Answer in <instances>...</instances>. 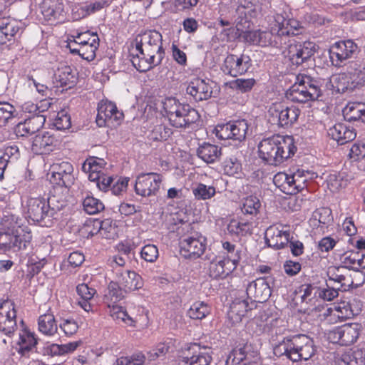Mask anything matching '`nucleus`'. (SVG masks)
<instances>
[{"instance_id":"nucleus-59","label":"nucleus","mask_w":365,"mask_h":365,"mask_svg":"<svg viewBox=\"0 0 365 365\" xmlns=\"http://www.w3.org/2000/svg\"><path fill=\"white\" fill-rule=\"evenodd\" d=\"M222 166L225 173L228 175H234L238 173L241 168L240 162L235 157L226 158L222 163Z\"/></svg>"},{"instance_id":"nucleus-7","label":"nucleus","mask_w":365,"mask_h":365,"mask_svg":"<svg viewBox=\"0 0 365 365\" xmlns=\"http://www.w3.org/2000/svg\"><path fill=\"white\" fill-rule=\"evenodd\" d=\"M286 96L290 101L301 103L317 100L322 96L319 81L309 76L299 74Z\"/></svg>"},{"instance_id":"nucleus-23","label":"nucleus","mask_w":365,"mask_h":365,"mask_svg":"<svg viewBox=\"0 0 365 365\" xmlns=\"http://www.w3.org/2000/svg\"><path fill=\"white\" fill-rule=\"evenodd\" d=\"M114 278L125 292L138 290L143 286L142 277L135 272L128 269L121 272L118 270Z\"/></svg>"},{"instance_id":"nucleus-5","label":"nucleus","mask_w":365,"mask_h":365,"mask_svg":"<svg viewBox=\"0 0 365 365\" xmlns=\"http://www.w3.org/2000/svg\"><path fill=\"white\" fill-rule=\"evenodd\" d=\"M316 351L313 340L306 335L284 338L273 349L276 356H285L292 361H307L314 356Z\"/></svg>"},{"instance_id":"nucleus-21","label":"nucleus","mask_w":365,"mask_h":365,"mask_svg":"<svg viewBox=\"0 0 365 365\" xmlns=\"http://www.w3.org/2000/svg\"><path fill=\"white\" fill-rule=\"evenodd\" d=\"M247 298L253 302H266L271 295V289L269 284L264 278H259L248 284L246 288Z\"/></svg>"},{"instance_id":"nucleus-40","label":"nucleus","mask_w":365,"mask_h":365,"mask_svg":"<svg viewBox=\"0 0 365 365\" xmlns=\"http://www.w3.org/2000/svg\"><path fill=\"white\" fill-rule=\"evenodd\" d=\"M289 178L290 179H289L286 183L287 186L290 188V192H283L284 193L291 195H295L306 187L305 182L307 181V178L303 176L302 172L299 170L294 173L291 174Z\"/></svg>"},{"instance_id":"nucleus-46","label":"nucleus","mask_w":365,"mask_h":365,"mask_svg":"<svg viewBox=\"0 0 365 365\" xmlns=\"http://www.w3.org/2000/svg\"><path fill=\"white\" fill-rule=\"evenodd\" d=\"M210 313V307L203 302L193 303L187 312L189 317L194 319H202Z\"/></svg>"},{"instance_id":"nucleus-39","label":"nucleus","mask_w":365,"mask_h":365,"mask_svg":"<svg viewBox=\"0 0 365 365\" xmlns=\"http://www.w3.org/2000/svg\"><path fill=\"white\" fill-rule=\"evenodd\" d=\"M66 201L62 196L53 195L50 196L46 200V205L48 212V217H50L51 225H53V220L58 217V212L66 205Z\"/></svg>"},{"instance_id":"nucleus-10","label":"nucleus","mask_w":365,"mask_h":365,"mask_svg":"<svg viewBox=\"0 0 365 365\" xmlns=\"http://www.w3.org/2000/svg\"><path fill=\"white\" fill-rule=\"evenodd\" d=\"M359 52V47L353 40L339 41L330 47L329 57L334 66L340 67L344 61L354 57Z\"/></svg>"},{"instance_id":"nucleus-13","label":"nucleus","mask_w":365,"mask_h":365,"mask_svg":"<svg viewBox=\"0 0 365 365\" xmlns=\"http://www.w3.org/2000/svg\"><path fill=\"white\" fill-rule=\"evenodd\" d=\"M361 326L357 323L345 324L330 331L329 339L334 344L349 346L358 339Z\"/></svg>"},{"instance_id":"nucleus-25","label":"nucleus","mask_w":365,"mask_h":365,"mask_svg":"<svg viewBox=\"0 0 365 365\" xmlns=\"http://www.w3.org/2000/svg\"><path fill=\"white\" fill-rule=\"evenodd\" d=\"M289 236V232L282 231L275 226H270L265 232L264 238L268 247L277 250L288 245Z\"/></svg>"},{"instance_id":"nucleus-1","label":"nucleus","mask_w":365,"mask_h":365,"mask_svg":"<svg viewBox=\"0 0 365 365\" xmlns=\"http://www.w3.org/2000/svg\"><path fill=\"white\" fill-rule=\"evenodd\" d=\"M130 56L133 66L140 72H146L160 65L165 56L161 34L149 31L136 38L135 46L131 48Z\"/></svg>"},{"instance_id":"nucleus-20","label":"nucleus","mask_w":365,"mask_h":365,"mask_svg":"<svg viewBox=\"0 0 365 365\" xmlns=\"http://www.w3.org/2000/svg\"><path fill=\"white\" fill-rule=\"evenodd\" d=\"M233 259L216 257L209 266L210 276L215 279H224L231 274L238 265V257L233 256Z\"/></svg>"},{"instance_id":"nucleus-2","label":"nucleus","mask_w":365,"mask_h":365,"mask_svg":"<svg viewBox=\"0 0 365 365\" xmlns=\"http://www.w3.org/2000/svg\"><path fill=\"white\" fill-rule=\"evenodd\" d=\"M32 240L30 228L21 217L7 214L0 222V250L17 252L27 249Z\"/></svg>"},{"instance_id":"nucleus-58","label":"nucleus","mask_w":365,"mask_h":365,"mask_svg":"<svg viewBox=\"0 0 365 365\" xmlns=\"http://www.w3.org/2000/svg\"><path fill=\"white\" fill-rule=\"evenodd\" d=\"M158 256V249L154 245H146L141 249L140 257L146 262H154Z\"/></svg>"},{"instance_id":"nucleus-55","label":"nucleus","mask_w":365,"mask_h":365,"mask_svg":"<svg viewBox=\"0 0 365 365\" xmlns=\"http://www.w3.org/2000/svg\"><path fill=\"white\" fill-rule=\"evenodd\" d=\"M255 83L254 78H237L231 82V87L241 93H247L252 89Z\"/></svg>"},{"instance_id":"nucleus-3","label":"nucleus","mask_w":365,"mask_h":365,"mask_svg":"<svg viewBox=\"0 0 365 365\" xmlns=\"http://www.w3.org/2000/svg\"><path fill=\"white\" fill-rule=\"evenodd\" d=\"M302 29L299 21L292 17L290 9L284 5L274 12L269 31L259 30L258 45L267 46L277 43V38L297 35Z\"/></svg>"},{"instance_id":"nucleus-50","label":"nucleus","mask_w":365,"mask_h":365,"mask_svg":"<svg viewBox=\"0 0 365 365\" xmlns=\"http://www.w3.org/2000/svg\"><path fill=\"white\" fill-rule=\"evenodd\" d=\"M328 188L333 192L339 191L341 188L347 185V180L344 179L341 174L332 173L328 175L327 178Z\"/></svg>"},{"instance_id":"nucleus-34","label":"nucleus","mask_w":365,"mask_h":365,"mask_svg":"<svg viewBox=\"0 0 365 365\" xmlns=\"http://www.w3.org/2000/svg\"><path fill=\"white\" fill-rule=\"evenodd\" d=\"M329 83L332 89L339 93H349L354 90L346 71L333 75Z\"/></svg>"},{"instance_id":"nucleus-54","label":"nucleus","mask_w":365,"mask_h":365,"mask_svg":"<svg viewBox=\"0 0 365 365\" xmlns=\"http://www.w3.org/2000/svg\"><path fill=\"white\" fill-rule=\"evenodd\" d=\"M25 122L32 135L43 128L46 122V117L43 115H35L29 116L25 120Z\"/></svg>"},{"instance_id":"nucleus-24","label":"nucleus","mask_w":365,"mask_h":365,"mask_svg":"<svg viewBox=\"0 0 365 365\" xmlns=\"http://www.w3.org/2000/svg\"><path fill=\"white\" fill-rule=\"evenodd\" d=\"M187 93L192 96L196 101H202L209 99L212 96V89L205 79L195 78L192 79L187 87Z\"/></svg>"},{"instance_id":"nucleus-11","label":"nucleus","mask_w":365,"mask_h":365,"mask_svg":"<svg viewBox=\"0 0 365 365\" xmlns=\"http://www.w3.org/2000/svg\"><path fill=\"white\" fill-rule=\"evenodd\" d=\"M163 177L156 173L139 174L135 180V191L143 197L155 196L162 184Z\"/></svg>"},{"instance_id":"nucleus-37","label":"nucleus","mask_w":365,"mask_h":365,"mask_svg":"<svg viewBox=\"0 0 365 365\" xmlns=\"http://www.w3.org/2000/svg\"><path fill=\"white\" fill-rule=\"evenodd\" d=\"M344 118L349 121L361 120L365 123V105L361 103H349L343 110Z\"/></svg>"},{"instance_id":"nucleus-49","label":"nucleus","mask_w":365,"mask_h":365,"mask_svg":"<svg viewBox=\"0 0 365 365\" xmlns=\"http://www.w3.org/2000/svg\"><path fill=\"white\" fill-rule=\"evenodd\" d=\"M16 115V109L8 102L0 101V127L5 126Z\"/></svg>"},{"instance_id":"nucleus-38","label":"nucleus","mask_w":365,"mask_h":365,"mask_svg":"<svg viewBox=\"0 0 365 365\" xmlns=\"http://www.w3.org/2000/svg\"><path fill=\"white\" fill-rule=\"evenodd\" d=\"M38 330L46 336H53L58 330L55 317L51 313L41 315L38 320Z\"/></svg>"},{"instance_id":"nucleus-57","label":"nucleus","mask_w":365,"mask_h":365,"mask_svg":"<svg viewBox=\"0 0 365 365\" xmlns=\"http://www.w3.org/2000/svg\"><path fill=\"white\" fill-rule=\"evenodd\" d=\"M359 257H361V254L358 252L347 251L340 256V261L343 264L344 269L348 267H354V265H357L359 261Z\"/></svg>"},{"instance_id":"nucleus-27","label":"nucleus","mask_w":365,"mask_h":365,"mask_svg":"<svg viewBox=\"0 0 365 365\" xmlns=\"http://www.w3.org/2000/svg\"><path fill=\"white\" fill-rule=\"evenodd\" d=\"M255 307L256 304L248 298H236L230 305L228 317L234 324L239 323L242 317Z\"/></svg>"},{"instance_id":"nucleus-42","label":"nucleus","mask_w":365,"mask_h":365,"mask_svg":"<svg viewBox=\"0 0 365 365\" xmlns=\"http://www.w3.org/2000/svg\"><path fill=\"white\" fill-rule=\"evenodd\" d=\"M19 348L18 353L21 356H26L34 347L37 344V339L33 333L24 331L20 335L19 341L18 342Z\"/></svg>"},{"instance_id":"nucleus-43","label":"nucleus","mask_w":365,"mask_h":365,"mask_svg":"<svg viewBox=\"0 0 365 365\" xmlns=\"http://www.w3.org/2000/svg\"><path fill=\"white\" fill-rule=\"evenodd\" d=\"M123 289L117 282H110L108 287V292L105 294L104 302L106 304H116L124 298Z\"/></svg>"},{"instance_id":"nucleus-4","label":"nucleus","mask_w":365,"mask_h":365,"mask_svg":"<svg viewBox=\"0 0 365 365\" xmlns=\"http://www.w3.org/2000/svg\"><path fill=\"white\" fill-rule=\"evenodd\" d=\"M297 150L290 135H276L263 139L258 145L259 158L270 165H279L293 156Z\"/></svg>"},{"instance_id":"nucleus-30","label":"nucleus","mask_w":365,"mask_h":365,"mask_svg":"<svg viewBox=\"0 0 365 365\" xmlns=\"http://www.w3.org/2000/svg\"><path fill=\"white\" fill-rule=\"evenodd\" d=\"M347 76L352 84V88H359L365 85V63L352 61L346 68Z\"/></svg>"},{"instance_id":"nucleus-32","label":"nucleus","mask_w":365,"mask_h":365,"mask_svg":"<svg viewBox=\"0 0 365 365\" xmlns=\"http://www.w3.org/2000/svg\"><path fill=\"white\" fill-rule=\"evenodd\" d=\"M99 46V38L98 36H93V39L89 43H86L83 46H80L78 48H71V45L69 43L68 47L70 48L72 53H78L83 59L88 61H93L96 57V51Z\"/></svg>"},{"instance_id":"nucleus-48","label":"nucleus","mask_w":365,"mask_h":365,"mask_svg":"<svg viewBox=\"0 0 365 365\" xmlns=\"http://www.w3.org/2000/svg\"><path fill=\"white\" fill-rule=\"evenodd\" d=\"M261 207V202L259 198L254 195H250L243 199L242 211L245 214L256 215Z\"/></svg>"},{"instance_id":"nucleus-19","label":"nucleus","mask_w":365,"mask_h":365,"mask_svg":"<svg viewBox=\"0 0 365 365\" xmlns=\"http://www.w3.org/2000/svg\"><path fill=\"white\" fill-rule=\"evenodd\" d=\"M16 312L11 301L0 304V331L7 336L12 334L16 329Z\"/></svg>"},{"instance_id":"nucleus-22","label":"nucleus","mask_w":365,"mask_h":365,"mask_svg":"<svg viewBox=\"0 0 365 365\" xmlns=\"http://www.w3.org/2000/svg\"><path fill=\"white\" fill-rule=\"evenodd\" d=\"M58 140L51 132L36 135L31 144V150L36 154H48L58 145Z\"/></svg>"},{"instance_id":"nucleus-18","label":"nucleus","mask_w":365,"mask_h":365,"mask_svg":"<svg viewBox=\"0 0 365 365\" xmlns=\"http://www.w3.org/2000/svg\"><path fill=\"white\" fill-rule=\"evenodd\" d=\"M51 180L61 187H68L74 182L73 168L68 163L62 161L51 165Z\"/></svg>"},{"instance_id":"nucleus-61","label":"nucleus","mask_w":365,"mask_h":365,"mask_svg":"<svg viewBox=\"0 0 365 365\" xmlns=\"http://www.w3.org/2000/svg\"><path fill=\"white\" fill-rule=\"evenodd\" d=\"M172 134L170 128H166L164 125L155 126L152 131V138L155 140H166Z\"/></svg>"},{"instance_id":"nucleus-6","label":"nucleus","mask_w":365,"mask_h":365,"mask_svg":"<svg viewBox=\"0 0 365 365\" xmlns=\"http://www.w3.org/2000/svg\"><path fill=\"white\" fill-rule=\"evenodd\" d=\"M163 111L170 124L177 128H185L196 123L200 115L189 104L180 103L175 97H167L163 101Z\"/></svg>"},{"instance_id":"nucleus-29","label":"nucleus","mask_w":365,"mask_h":365,"mask_svg":"<svg viewBox=\"0 0 365 365\" xmlns=\"http://www.w3.org/2000/svg\"><path fill=\"white\" fill-rule=\"evenodd\" d=\"M328 135L340 145L352 141L356 137L355 130L343 123H337L330 128Z\"/></svg>"},{"instance_id":"nucleus-45","label":"nucleus","mask_w":365,"mask_h":365,"mask_svg":"<svg viewBox=\"0 0 365 365\" xmlns=\"http://www.w3.org/2000/svg\"><path fill=\"white\" fill-rule=\"evenodd\" d=\"M82 205L83 210L88 215H96L105 208L101 200L89 195L83 198Z\"/></svg>"},{"instance_id":"nucleus-51","label":"nucleus","mask_w":365,"mask_h":365,"mask_svg":"<svg viewBox=\"0 0 365 365\" xmlns=\"http://www.w3.org/2000/svg\"><path fill=\"white\" fill-rule=\"evenodd\" d=\"M344 269V267H330L327 272V275L329 279L327 281L328 283L331 284V282H336L340 284L339 287L346 289V287L349 285L345 284V281L346 279V277L342 273V270Z\"/></svg>"},{"instance_id":"nucleus-28","label":"nucleus","mask_w":365,"mask_h":365,"mask_svg":"<svg viewBox=\"0 0 365 365\" xmlns=\"http://www.w3.org/2000/svg\"><path fill=\"white\" fill-rule=\"evenodd\" d=\"M252 356L251 344H245L235 348L230 353L226 359V365H255L251 363Z\"/></svg>"},{"instance_id":"nucleus-12","label":"nucleus","mask_w":365,"mask_h":365,"mask_svg":"<svg viewBox=\"0 0 365 365\" xmlns=\"http://www.w3.org/2000/svg\"><path fill=\"white\" fill-rule=\"evenodd\" d=\"M123 118V113L114 103L103 100L98 103L96 121L99 127L119 125Z\"/></svg>"},{"instance_id":"nucleus-36","label":"nucleus","mask_w":365,"mask_h":365,"mask_svg":"<svg viewBox=\"0 0 365 365\" xmlns=\"http://www.w3.org/2000/svg\"><path fill=\"white\" fill-rule=\"evenodd\" d=\"M252 222L242 218L240 220L233 219L230 220L227 227L229 233L236 235L237 236H245L247 234H252Z\"/></svg>"},{"instance_id":"nucleus-41","label":"nucleus","mask_w":365,"mask_h":365,"mask_svg":"<svg viewBox=\"0 0 365 365\" xmlns=\"http://www.w3.org/2000/svg\"><path fill=\"white\" fill-rule=\"evenodd\" d=\"M341 361L344 365H364L365 353L362 349H351L341 356Z\"/></svg>"},{"instance_id":"nucleus-62","label":"nucleus","mask_w":365,"mask_h":365,"mask_svg":"<svg viewBox=\"0 0 365 365\" xmlns=\"http://www.w3.org/2000/svg\"><path fill=\"white\" fill-rule=\"evenodd\" d=\"M54 125L57 130L69 128L71 125V117L63 110L58 112L54 120Z\"/></svg>"},{"instance_id":"nucleus-53","label":"nucleus","mask_w":365,"mask_h":365,"mask_svg":"<svg viewBox=\"0 0 365 365\" xmlns=\"http://www.w3.org/2000/svg\"><path fill=\"white\" fill-rule=\"evenodd\" d=\"M62 6L56 2L48 3L45 1L43 5L42 14L48 20L56 19L62 11Z\"/></svg>"},{"instance_id":"nucleus-60","label":"nucleus","mask_w":365,"mask_h":365,"mask_svg":"<svg viewBox=\"0 0 365 365\" xmlns=\"http://www.w3.org/2000/svg\"><path fill=\"white\" fill-rule=\"evenodd\" d=\"M331 312H333V315L334 317H336L341 320L349 319L354 315V313L349 307V305L345 302H342L339 305L335 306L334 310Z\"/></svg>"},{"instance_id":"nucleus-35","label":"nucleus","mask_w":365,"mask_h":365,"mask_svg":"<svg viewBox=\"0 0 365 365\" xmlns=\"http://www.w3.org/2000/svg\"><path fill=\"white\" fill-rule=\"evenodd\" d=\"M197 156L207 163L216 161L221 155V148L215 145L205 143L197 150Z\"/></svg>"},{"instance_id":"nucleus-56","label":"nucleus","mask_w":365,"mask_h":365,"mask_svg":"<svg viewBox=\"0 0 365 365\" xmlns=\"http://www.w3.org/2000/svg\"><path fill=\"white\" fill-rule=\"evenodd\" d=\"M19 158L20 151L16 145L5 147L3 155L0 157L1 159L11 164L16 163Z\"/></svg>"},{"instance_id":"nucleus-63","label":"nucleus","mask_w":365,"mask_h":365,"mask_svg":"<svg viewBox=\"0 0 365 365\" xmlns=\"http://www.w3.org/2000/svg\"><path fill=\"white\" fill-rule=\"evenodd\" d=\"M145 356L141 353H137L130 358H120L117 360V365H143Z\"/></svg>"},{"instance_id":"nucleus-26","label":"nucleus","mask_w":365,"mask_h":365,"mask_svg":"<svg viewBox=\"0 0 365 365\" xmlns=\"http://www.w3.org/2000/svg\"><path fill=\"white\" fill-rule=\"evenodd\" d=\"M21 22L10 17L0 18V44L11 41L19 32H22Z\"/></svg>"},{"instance_id":"nucleus-47","label":"nucleus","mask_w":365,"mask_h":365,"mask_svg":"<svg viewBox=\"0 0 365 365\" xmlns=\"http://www.w3.org/2000/svg\"><path fill=\"white\" fill-rule=\"evenodd\" d=\"M232 128L231 135L232 140L242 141L245 140L248 130L247 122L242 119L236 121H230Z\"/></svg>"},{"instance_id":"nucleus-17","label":"nucleus","mask_w":365,"mask_h":365,"mask_svg":"<svg viewBox=\"0 0 365 365\" xmlns=\"http://www.w3.org/2000/svg\"><path fill=\"white\" fill-rule=\"evenodd\" d=\"M180 254L185 258L197 259L206 249V240L202 235L190 236L180 240Z\"/></svg>"},{"instance_id":"nucleus-8","label":"nucleus","mask_w":365,"mask_h":365,"mask_svg":"<svg viewBox=\"0 0 365 365\" xmlns=\"http://www.w3.org/2000/svg\"><path fill=\"white\" fill-rule=\"evenodd\" d=\"M26 217L35 222L46 227H51V222L47 212L46 200L42 197H28L22 203Z\"/></svg>"},{"instance_id":"nucleus-64","label":"nucleus","mask_w":365,"mask_h":365,"mask_svg":"<svg viewBox=\"0 0 365 365\" xmlns=\"http://www.w3.org/2000/svg\"><path fill=\"white\" fill-rule=\"evenodd\" d=\"M354 160H359L365 158V143L356 142L351 148L349 154Z\"/></svg>"},{"instance_id":"nucleus-31","label":"nucleus","mask_w":365,"mask_h":365,"mask_svg":"<svg viewBox=\"0 0 365 365\" xmlns=\"http://www.w3.org/2000/svg\"><path fill=\"white\" fill-rule=\"evenodd\" d=\"M105 164L103 159L91 157L84 161L81 170L83 173L88 175L89 180L92 181L94 179H97L98 175L104 173L103 169Z\"/></svg>"},{"instance_id":"nucleus-15","label":"nucleus","mask_w":365,"mask_h":365,"mask_svg":"<svg viewBox=\"0 0 365 365\" xmlns=\"http://www.w3.org/2000/svg\"><path fill=\"white\" fill-rule=\"evenodd\" d=\"M315 52V45L310 41L290 42L286 51L285 56L289 58L293 65L299 66L307 61Z\"/></svg>"},{"instance_id":"nucleus-44","label":"nucleus","mask_w":365,"mask_h":365,"mask_svg":"<svg viewBox=\"0 0 365 365\" xmlns=\"http://www.w3.org/2000/svg\"><path fill=\"white\" fill-rule=\"evenodd\" d=\"M93 227H96L97 232L104 238H114L116 235V227L110 219L103 221L95 220L93 222Z\"/></svg>"},{"instance_id":"nucleus-52","label":"nucleus","mask_w":365,"mask_h":365,"mask_svg":"<svg viewBox=\"0 0 365 365\" xmlns=\"http://www.w3.org/2000/svg\"><path fill=\"white\" fill-rule=\"evenodd\" d=\"M215 188L212 186H207L202 183H198L192 188V193L197 200L210 199L215 194Z\"/></svg>"},{"instance_id":"nucleus-16","label":"nucleus","mask_w":365,"mask_h":365,"mask_svg":"<svg viewBox=\"0 0 365 365\" xmlns=\"http://www.w3.org/2000/svg\"><path fill=\"white\" fill-rule=\"evenodd\" d=\"M179 365H209L212 357L209 349L194 343L187 346Z\"/></svg>"},{"instance_id":"nucleus-9","label":"nucleus","mask_w":365,"mask_h":365,"mask_svg":"<svg viewBox=\"0 0 365 365\" xmlns=\"http://www.w3.org/2000/svg\"><path fill=\"white\" fill-rule=\"evenodd\" d=\"M269 120L279 127L289 128L297 122L300 110L295 106H286L282 103H274L269 109Z\"/></svg>"},{"instance_id":"nucleus-33","label":"nucleus","mask_w":365,"mask_h":365,"mask_svg":"<svg viewBox=\"0 0 365 365\" xmlns=\"http://www.w3.org/2000/svg\"><path fill=\"white\" fill-rule=\"evenodd\" d=\"M54 78L61 87L71 88L76 83V75L73 69L68 66H62L58 68L54 74Z\"/></svg>"},{"instance_id":"nucleus-14","label":"nucleus","mask_w":365,"mask_h":365,"mask_svg":"<svg viewBox=\"0 0 365 365\" xmlns=\"http://www.w3.org/2000/svg\"><path fill=\"white\" fill-rule=\"evenodd\" d=\"M252 66V62L249 55L229 54L224 60L222 71L226 75L237 77L247 73Z\"/></svg>"}]
</instances>
